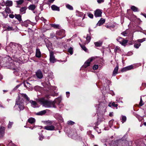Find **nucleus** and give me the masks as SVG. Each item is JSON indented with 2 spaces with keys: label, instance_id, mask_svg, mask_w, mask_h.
Masks as SVG:
<instances>
[{
  "label": "nucleus",
  "instance_id": "obj_1",
  "mask_svg": "<svg viewBox=\"0 0 146 146\" xmlns=\"http://www.w3.org/2000/svg\"><path fill=\"white\" fill-rule=\"evenodd\" d=\"M99 104L95 106L96 107H98V108L97 109V114L98 116V122L96 123V125H98V123L99 121H100V119H101L103 118V114L106 111V104L101 101H99Z\"/></svg>",
  "mask_w": 146,
  "mask_h": 146
},
{
  "label": "nucleus",
  "instance_id": "obj_2",
  "mask_svg": "<svg viewBox=\"0 0 146 146\" xmlns=\"http://www.w3.org/2000/svg\"><path fill=\"white\" fill-rule=\"evenodd\" d=\"M9 45L11 48V50L12 53L19 55L24 51L21 45L20 44L15 42H11Z\"/></svg>",
  "mask_w": 146,
  "mask_h": 146
},
{
  "label": "nucleus",
  "instance_id": "obj_3",
  "mask_svg": "<svg viewBox=\"0 0 146 146\" xmlns=\"http://www.w3.org/2000/svg\"><path fill=\"white\" fill-rule=\"evenodd\" d=\"M39 102L43 106L46 108H55L56 102L54 101H49L45 99L44 98H42L39 99Z\"/></svg>",
  "mask_w": 146,
  "mask_h": 146
},
{
  "label": "nucleus",
  "instance_id": "obj_4",
  "mask_svg": "<svg viewBox=\"0 0 146 146\" xmlns=\"http://www.w3.org/2000/svg\"><path fill=\"white\" fill-rule=\"evenodd\" d=\"M18 105L20 111L23 110L24 108V100L23 99H21L20 97L19 96L18 98L16 100L15 105Z\"/></svg>",
  "mask_w": 146,
  "mask_h": 146
},
{
  "label": "nucleus",
  "instance_id": "obj_5",
  "mask_svg": "<svg viewBox=\"0 0 146 146\" xmlns=\"http://www.w3.org/2000/svg\"><path fill=\"white\" fill-rule=\"evenodd\" d=\"M49 60L50 62L52 63H54L57 61L54 56V52L52 51H50Z\"/></svg>",
  "mask_w": 146,
  "mask_h": 146
},
{
  "label": "nucleus",
  "instance_id": "obj_6",
  "mask_svg": "<svg viewBox=\"0 0 146 146\" xmlns=\"http://www.w3.org/2000/svg\"><path fill=\"white\" fill-rule=\"evenodd\" d=\"M94 59L95 58L94 57H92L88 59L86 61L84 64L82 66V67L84 68H86L88 66H90V62H92L93 59Z\"/></svg>",
  "mask_w": 146,
  "mask_h": 146
},
{
  "label": "nucleus",
  "instance_id": "obj_7",
  "mask_svg": "<svg viewBox=\"0 0 146 146\" xmlns=\"http://www.w3.org/2000/svg\"><path fill=\"white\" fill-rule=\"evenodd\" d=\"M102 12L101 10L99 9H97L94 11V16L96 17H102Z\"/></svg>",
  "mask_w": 146,
  "mask_h": 146
},
{
  "label": "nucleus",
  "instance_id": "obj_8",
  "mask_svg": "<svg viewBox=\"0 0 146 146\" xmlns=\"http://www.w3.org/2000/svg\"><path fill=\"white\" fill-rule=\"evenodd\" d=\"M56 34L58 35L62 36V37L60 38H62L65 36V31L64 30L62 29L57 31Z\"/></svg>",
  "mask_w": 146,
  "mask_h": 146
},
{
  "label": "nucleus",
  "instance_id": "obj_9",
  "mask_svg": "<svg viewBox=\"0 0 146 146\" xmlns=\"http://www.w3.org/2000/svg\"><path fill=\"white\" fill-rule=\"evenodd\" d=\"M36 75L37 78L40 79L42 78L43 76L42 73L40 70H38L36 71Z\"/></svg>",
  "mask_w": 146,
  "mask_h": 146
},
{
  "label": "nucleus",
  "instance_id": "obj_10",
  "mask_svg": "<svg viewBox=\"0 0 146 146\" xmlns=\"http://www.w3.org/2000/svg\"><path fill=\"white\" fill-rule=\"evenodd\" d=\"M41 56V52L40 49L38 47H37L36 49L35 56L36 57L39 58Z\"/></svg>",
  "mask_w": 146,
  "mask_h": 146
},
{
  "label": "nucleus",
  "instance_id": "obj_11",
  "mask_svg": "<svg viewBox=\"0 0 146 146\" xmlns=\"http://www.w3.org/2000/svg\"><path fill=\"white\" fill-rule=\"evenodd\" d=\"M44 129L48 130L53 131L55 130V127L53 125L46 126L44 127Z\"/></svg>",
  "mask_w": 146,
  "mask_h": 146
},
{
  "label": "nucleus",
  "instance_id": "obj_12",
  "mask_svg": "<svg viewBox=\"0 0 146 146\" xmlns=\"http://www.w3.org/2000/svg\"><path fill=\"white\" fill-rule=\"evenodd\" d=\"M5 128L3 127H1L0 128V138L3 137L4 134Z\"/></svg>",
  "mask_w": 146,
  "mask_h": 146
},
{
  "label": "nucleus",
  "instance_id": "obj_13",
  "mask_svg": "<svg viewBox=\"0 0 146 146\" xmlns=\"http://www.w3.org/2000/svg\"><path fill=\"white\" fill-rule=\"evenodd\" d=\"M105 20L103 18H101L96 24L97 26H100L103 24L105 22Z\"/></svg>",
  "mask_w": 146,
  "mask_h": 146
},
{
  "label": "nucleus",
  "instance_id": "obj_14",
  "mask_svg": "<svg viewBox=\"0 0 146 146\" xmlns=\"http://www.w3.org/2000/svg\"><path fill=\"white\" fill-rule=\"evenodd\" d=\"M118 70V66L117 65L115 68L112 74L113 76H115L117 74Z\"/></svg>",
  "mask_w": 146,
  "mask_h": 146
},
{
  "label": "nucleus",
  "instance_id": "obj_15",
  "mask_svg": "<svg viewBox=\"0 0 146 146\" xmlns=\"http://www.w3.org/2000/svg\"><path fill=\"white\" fill-rule=\"evenodd\" d=\"M21 95L22 97V98L21 99H24L26 100V101L27 102H28L29 101V98L28 97L26 94H21Z\"/></svg>",
  "mask_w": 146,
  "mask_h": 146
},
{
  "label": "nucleus",
  "instance_id": "obj_16",
  "mask_svg": "<svg viewBox=\"0 0 146 146\" xmlns=\"http://www.w3.org/2000/svg\"><path fill=\"white\" fill-rule=\"evenodd\" d=\"M128 41L127 40H125L123 38L121 41H119V43L121 44L122 45L125 46L127 42Z\"/></svg>",
  "mask_w": 146,
  "mask_h": 146
},
{
  "label": "nucleus",
  "instance_id": "obj_17",
  "mask_svg": "<svg viewBox=\"0 0 146 146\" xmlns=\"http://www.w3.org/2000/svg\"><path fill=\"white\" fill-rule=\"evenodd\" d=\"M44 42H45L46 46L48 48L51 45V43L48 39L44 40Z\"/></svg>",
  "mask_w": 146,
  "mask_h": 146
},
{
  "label": "nucleus",
  "instance_id": "obj_18",
  "mask_svg": "<svg viewBox=\"0 0 146 146\" xmlns=\"http://www.w3.org/2000/svg\"><path fill=\"white\" fill-rule=\"evenodd\" d=\"M52 9L53 11H60V9L59 7L55 5H52L51 6Z\"/></svg>",
  "mask_w": 146,
  "mask_h": 146
},
{
  "label": "nucleus",
  "instance_id": "obj_19",
  "mask_svg": "<svg viewBox=\"0 0 146 146\" xmlns=\"http://www.w3.org/2000/svg\"><path fill=\"white\" fill-rule=\"evenodd\" d=\"M94 44L96 46L100 47L102 45V42L101 41H99L98 42H95Z\"/></svg>",
  "mask_w": 146,
  "mask_h": 146
},
{
  "label": "nucleus",
  "instance_id": "obj_20",
  "mask_svg": "<svg viewBox=\"0 0 146 146\" xmlns=\"http://www.w3.org/2000/svg\"><path fill=\"white\" fill-rule=\"evenodd\" d=\"M15 17L19 22H20L21 21L22 22V21L21 16L20 15L15 14Z\"/></svg>",
  "mask_w": 146,
  "mask_h": 146
},
{
  "label": "nucleus",
  "instance_id": "obj_21",
  "mask_svg": "<svg viewBox=\"0 0 146 146\" xmlns=\"http://www.w3.org/2000/svg\"><path fill=\"white\" fill-rule=\"evenodd\" d=\"M13 5L12 1H7L5 3V5L6 6H12Z\"/></svg>",
  "mask_w": 146,
  "mask_h": 146
},
{
  "label": "nucleus",
  "instance_id": "obj_22",
  "mask_svg": "<svg viewBox=\"0 0 146 146\" xmlns=\"http://www.w3.org/2000/svg\"><path fill=\"white\" fill-rule=\"evenodd\" d=\"M36 6L34 5L31 4L28 7V9L32 11H34L36 8Z\"/></svg>",
  "mask_w": 146,
  "mask_h": 146
},
{
  "label": "nucleus",
  "instance_id": "obj_23",
  "mask_svg": "<svg viewBox=\"0 0 146 146\" xmlns=\"http://www.w3.org/2000/svg\"><path fill=\"white\" fill-rule=\"evenodd\" d=\"M28 121L29 123L31 124L34 123L35 121V119L33 117L29 118Z\"/></svg>",
  "mask_w": 146,
  "mask_h": 146
},
{
  "label": "nucleus",
  "instance_id": "obj_24",
  "mask_svg": "<svg viewBox=\"0 0 146 146\" xmlns=\"http://www.w3.org/2000/svg\"><path fill=\"white\" fill-rule=\"evenodd\" d=\"M24 86L26 88H28L29 87H31V84H30L27 81H25L23 82Z\"/></svg>",
  "mask_w": 146,
  "mask_h": 146
},
{
  "label": "nucleus",
  "instance_id": "obj_25",
  "mask_svg": "<svg viewBox=\"0 0 146 146\" xmlns=\"http://www.w3.org/2000/svg\"><path fill=\"white\" fill-rule=\"evenodd\" d=\"M30 102L31 103V105L33 106V107L35 108L37 107V104L36 101L31 100L30 101Z\"/></svg>",
  "mask_w": 146,
  "mask_h": 146
},
{
  "label": "nucleus",
  "instance_id": "obj_26",
  "mask_svg": "<svg viewBox=\"0 0 146 146\" xmlns=\"http://www.w3.org/2000/svg\"><path fill=\"white\" fill-rule=\"evenodd\" d=\"M30 21L29 20L25 21L24 22H22V25L26 27H27L28 26V24L29 23Z\"/></svg>",
  "mask_w": 146,
  "mask_h": 146
},
{
  "label": "nucleus",
  "instance_id": "obj_27",
  "mask_svg": "<svg viewBox=\"0 0 146 146\" xmlns=\"http://www.w3.org/2000/svg\"><path fill=\"white\" fill-rule=\"evenodd\" d=\"M46 113V110H43L37 113L36 115H42Z\"/></svg>",
  "mask_w": 146,
  "mask_h": 146
},
{
  "label": "nucleus",
  "instance_id": "obj_28",
  "mask_svg": "<svg viewBox=\"0 0 146 146\" xmlns=\"http://www.w3.org/2000/svg\"><path fill=\"white\" fill-rule=\"evenodd\" d=\"M131 9L134 12H138L139 11L138 9L134 6H132L131 7Z\"/></svg>",
  "mask_w": 146,
  "mask_h": 146
},
{
  "label": "nucleus",
  "instance_id": "obj_29",
  "mask_svg": "<svg viewBox=\"0 0 146 146\" xmlns=\"http://www.w3.org/2000/svg\"><path fill=\"white\" fill-rule=\"evenodd\" d=\"M27 9V8L25 7H22L20 9V12L23 13H25L26 12V10Z\"/></svg>",
  "mask_w": 146,
  "mask_h": 146
},
{
  "label": "nucleus",
  "instance_id": "obj_30",
  "mask_svg": "<svg viewBox=\"0 0 146 146\" xmlns=\"http://www.w3.org/2000/svg\"><path fill=\"white\" fill-rule=\"evenodd\" d=\"M73 133L71 134L70 135L73 138H76L77 135V133L76 132V131L75 130H74Z\"/></svg>",
  "mask_w": 146,
  "mask_h": 146
},
{
  "label": "nucleus",
  "instance_id": "obj_31",
  "mask_svg": "<svg viewBox=\"0 0 146 146\" xmlns=\"http://www.w3.org/2000/svg\"><path fill=\"white\" fill-rule=\"evenodd\" d=\"M50 25L52 27H53L55 29L58 28L59 27V25H56L55 24H50Z\"/></svg>",
  "mask_w": 146,
  "mask_h": 146
},
{
  "label": "nucleus",
  "instance_id": "obj_32",
  "mask_svg": "<svg viewBox=\"0 0 146 146\" xmlns=\"http://www.w3.org/2000/svg\"><path fill=\"white\" fill-rule=\"evenodd\" d=\"M121 122L122 123L125 121L126 120V117L125 116L122 115L121 116Z\"/></svg>",
  "mask_w": 146,
  "mask_h": 146
},
{
  "label": "nucleus",
  "instance_id": "obj_33",
  "mask_svg": "<svg viewBox=\"0 0 146 146\" xmlns=\"http://www.w3.org/2000/svg\"><path fill=\"white\" fill-rule=\"evenodd\" d=\"M5 12L8 14H9L11 13V10L10 8L8 7H7L5 9Z\"/></svg>",
  "mask_w": 146,
  "mask_h": 146
},
{
  "label": "nucleus",
  "instance_id": "obj_34",
  "mask_svg": "<svg viewBox=\"0 0 146 146\" xmlns=\"http://www.w3.org/2000/svg\"><path fill=\"white\" fill-rule=\"evenodd\" d=\"M128 33V31L127 30L121 33V34L124 36H127Z\"/></svg>",
  "mask_w": 146,
  "mask_h": 146
},
{
  "label": "nucleus",
  "instance_id": "obj_35",
  "mask_svg": "<svg viewBox=\"0 0 146 146\" xmlns=\"http://www.w3.org/2000/svg\"><path fill=\"white\" fill-rule=\"evenodd\" d=\"M14 30V29L13 28L9 26V25L8 26L7 29H5V31H13Z\"/></svg>",
  "mask_w": 146,
  "mask_h": 146
},
{
  "label": "nucleus",
  "instance_id": "obj_36",
  "mask_svg": "<svg viewBox=\"0 0 146 146\" xmlns=\"http://www.w3.org/2000/svg\"><path fill=\"white\" fill-rule=\"evenodd\" d=\"M68 52L71 55H72L73 54V48L70 47V48L68 49Z\"/></svg>",
  "mask_w": 146,
  "mask_h": 146
},
{
  "label": "nucleus",
  "instance_id": "obj_37",
  "mask_svg": "<svg viewBox=\"0 0 146 146\" xmlns=\"http://www.w3.org/2000/svg\"><path fill=\"white\" fill-rule=\"evenodd\" d=\"M86 40L88 41V43L90 42L91 39V37L90 35H89L88 34L87 35V36L86 38Z\"/></svg>",
  "mask_w": 146,
  "mask_h": 146
},
{
  "label": "nucleus",
  "instance_id": "obj_38",
  "mask_svg": "<svg viewBox=\"0 0 146 146\" xmlns=\"http://www.w3.org/2000/svg\"><path fill=\"white\" fill-rule=\"evenodd\" d=\"M66 7L70 10H73V7L68 4L66 5Z\"/></svg>",
  "mask_w": 146,
  "mask_h": 146
},
{
  "label": "nucleus",
  "instance_id": "obj_39",
  "mask_svg": "<svg viewBox=\"0 0 146 146\" xmlns=\"http://www.w3.org/2000/svg\"><path fill=\"white\" fill-rule=\"evenodd\" d=\"M141 45V44L139 43H135L134 45V47L136 48H139V47Z\"/></svg>",
  "mask_w": 146,
  "mask_h": 146
},
{
  "label": "nucleus",
  "instance_id": "obj_40",
  "mask_svg": "<svg viewBox=\"0 0 146 146\" xmlns=\"http://www.w3.org/2000/svg\"><path fill=\"white\" fill-rule=\"evenodd\" d=\"M144 104V102L143 101L141 97L140 102L139 103V105L140 106H141Z\"/></svg>",
  "mask_w": 146,
  "mask_h": 146
},
{
  "label": "nucleus",
  "instance_id": "obj_41",
  "mask_svg": "<svg viewBox=\"0 0 146 146\" xmlns=\"http://www.w3.org/2000/svg\"><path fill=\"white\" fill-rule=\"evenodd\" d=\"M16 2L18 5H21L24 2V0H19V1H17Z\"/></svg>",
  "mask_w": 146,
  "mask_h": 146
},
{
  "label": "nucleus",
  "instance_id": "obj_42",
  "mask_svg": "<svg viewBox=\"0 0 146 146\" xmlns=\"http://www.w3.org/2000/svg\"><path fill=\"white\" fill-rule=\"evenodd\" d=\"M126 67L128 70H131L133 68V67L132 65H131Z\"/></svg>",
  "mask_w": 146,
  "mask_h": 146
},
{
  "label": "nucleus",
  "instance_id": "obj_43",
  "mask_svg": "<svg viewBox=\"0 0 146 146\" xmlns=\"http://www.w3.org/2000/svg\"><path fill=\"white\" fill-rule=\"evenodd\" d=\"M127 71H128V70L127 69V67L122 68L121 70V71L122 72H124Z\"/></svg>",
  "mask_w": 146,
  "mask_h": 146
},
{
  "label": "nucleus",
  "instance_id": "obj_44",
  "mask_svg": "<svg viewBox=\"0 0 146 146\" xmlns=\"http://www.w3.org/2000/svg\"><path fill=\"white\" fill-rule=\"evenodd\" d=\"M13 124V122H9V124L8 125V127L9 128H10L12 127V125Z\"/></svg>",
  "mask_w": 146,
  "mask_h": 146
},
{
  "label": "nucleus",
  "instance_id": "obj_45",
  "mask_svg": "<svg viewBox=\"0 0 146 146\" xmlns=\"http://www.w3.org/2000/svg\"><path fill=\"white\" fill-rule=\"evenodd\" d=\"M119 47L118 46H116L114 49V51L115 52H119Z\"/></svg>",
  "mask_w": 146,
  "mask_h": 146
},
{
  "label": "nucleus",
  "instance_id": "obj_46",
  "mask_svg": "<svg viewBox=\"0 0 146 146\" xmlns=\"http://www.w3.org/2000/svg\"><path fill=\"white\" fill-rule=\"evenodd\" d=\"M61 100V99L60 98H57L56 99V101H54L55 102H56V103L57 102L59 104Z\"/></svg>",
  "mask_w": 146,
  "mask_h": 146
},
{
  "label": "nucleus",
  "instance_id": "obj_47",
  "mask_svg": "<svg viewBox=\"0 0 146 146\" xmlns=\"http://www.w3.org/2000/svg\"><path fill=\"white\" fill-rule=\"evenodd\" d=\"M118 106L117 104H115L114 102H113L112 103L111 106L110 105V107H111V106L115 107H117Z\"/></svg>",
  "mask_w": 146,
  "mask_h": 146
},
{
  "label": "nucleus",
  "instance_id": "obj_48",
  "mask_svg": "<svg viewBox=\"0 0 146 146\" xmlns=\"http://www.w3.org/2000/svg\"><path fill=\"white\" fill-rule=\"evenodd\" d=\"M81 47L84 51L86 52L87 51V49L84 45H83L82 46H81Z\"/></svg>",
  "mask_w": 146,
  "mask_h": 146
},
{
  "label": "nucleus",
  "instance_id": "obj_49",
  "mask_svg": "<svg viewBox=\"0 0 146 146\" xmlns=\"http://www.w3.org/2000/svg\"><path fill=\"white\" fill-rule=\"evenodd\" d=\"M146 38H143L142 39H139L137 40L138 42H142L145 40Z\"/></svg>",
  "mask_w": 146,
  "mask_h": 146
},
{
  "label": "nucleus",
  "instance_id": "obj_50",
  "mask_svg": "<svg viewBox=\"0 0 146 146\" xmlns=\"http://www.w3.org/2000/svg\"><path fill=\"white\" fill-rule=\"evenodd\" d=\"M75 123L71 121H68V125H73Z\"/></svg>",
  "mask_w": 146,
  "mask_h": 146
},
{
  "label": "nucleus",
  "instance_id": "obj_51",
  "mask_svg": "<svg viewBox=\"0 0 146 146\" xmlns=\"http://www.w3.org/2000/svg\"><path fill=\"white\" fill-rule=\"evenodd\" d=\"M98 65H94L93 66V68L94 70H96L98 69Z\"/></svg>",
  "mask_w": 146,
  "mask_h": 146
},
{
  "label": "nucleus",
  "instance_id": "obj_52",
  "mask_svg": "<svg viewBox=\"0 0 146 146\" xmlns=\"http://www.w3.org/2000/svg\"><path fill=\"white\" fill-rule=\"evenodd\" d=\"M109 140L108 139L106 141L105 145L106 146H110V143H109Z\"/></svg>",
  "mask_w": 146,
  "mask_h": 146
},
{
  "label": "nucleus",
  "instance_id": "obj_53",
  "mask_svg": "<svg viewBox=\"0 0 146 146\" xmlns=\"http://www.w3.org/2000/svg\"><path fill=\"white\" fill-rule=\"evenodd\" d=\"M88 15L91 18H93V15L91 13H89Z\"/></svg>",
  "mask_w": 146,
  "mask_h": 146
},
{
  "label": "nucleus",
  "instance_id": "obj_54",
  "mask_svg": "<svg viewBox=\"0 0 146 146\" xmlns=\"http://www.w3.org/2000/svg\"><path fill=\"white\" fill-rule=\"evenodd\" d=\"M55 36V34L54 33H51L50 34V37L51 38H53Z\"/></svg>",
  "mask_w": 146,
  "mask_h": 146
},
{
  "label": "nucleus",
  "instance_id": "obj_55",
  "mask_svg": "<svg viewBox=\"0 0 146 146\" xmlns=\"http://www.w3.org/2000/svg\"><path fill=\"white\" fill-rule=\"evenodd\" d=\"M9 16L10 18L13 19L15 17V15H14L13 14H11L9 15Z\"/></svg>",
  "mask_w": 146,
  "mask_h": 146
},
{
  "label": "nucleus",
  "instance_id": "obj_56",
  "mask_svg": "<svg viewBox=\"0 0 146 146\" xmlns=\"http://www.w3.org/2000/svg\"><path fill=\"white\" fill-rule=\"evenodd\" d=\"M45 123H46V124H51L52 123V122L51 121H45Z\"/></svg>",
  "mask_w": 146,
  "mask_h": 146
},
{
  "label": "nucleus",
  "instance_id": "obj_57",
  "mask_svg": "<svg viewBox=\"0 0 146 146\" xmlns=\"http://www.w3.org/2000/svg\"><path fill=\"white\" fill-rule=\"evenodd\" d=\"M122 39H123L122 38L120 37H119L117 39V40L119 42V41H121Z\"/></svg>",
  "mask_w": 146,
  "mask_h": 146
},
{
  "label": "nucleus",
  "instance_id": "obj_58",
  "mask_svg": "<svg viewBox=\"0 0 146 146\" xmlns=\"http://www.w3.org/2000/svg\"><path fill=\"white\" fill-rule=\"evenodd\" d=\"M97 1L99 3H100L104 2V0H97Z\"/></svg>",
  "mask_w": 146,
  "mask_h": 146
},
{
  "label": "nucleus",
  "instance_id": "obj_59",
  "mask_svg": "<svg viewBox=\"0 0 146 146\" xmlns=\"http://www.w3.org/2000/svg\"><path fill=\"white\" fill-rule=\"evenodd\" d=\"M70 93L69 92H66V96L67 98H68L70 96Z\"/></svg>",
  "mask_w": 146,
  "mask_h": 146
},
{
  "label": "nucleus",
  "instance_id": "obj_60",
  "mask_svg": "<svg viewBox=\"0 0 146 146\" xmlns=\"http://www.w3.org/2000/svg\"><path fill=\"white\" fill-rule=\"evenodd\" d=\"M22 84H20L17 85L15 88V89H17Z\"/></svg>",
  "mask_w": 146,
  "mask_h": 146
},
{
  "label": "nucleus",
  "instance_id": "obj_61",
  "mask_svg": "<svg viewBox=\"0 0 146 146\" xmlns=\"http://www.w3.org/2000/svg\"><path fill=\"white\" fill-rule=\"evenodd\" d=\"M110 94H111L112 96L114 95V93L113 91H110Z\"/></svg>",
  "mask_w": 146,
  "mask_h": 146
},
{
  "label": "nucleus",
  "instance_id": "obj_62",
  "mask_svg": "<svg viewBox=\"0 0 146 146\" xmlns=\"http://www.w3.org/2000/svg\"><path fill=\"white\" fill-rule=\"evenodd\" d=\"M8 25H5L3 26V27L5 29H7Z\"/></svg>",
  "mask_w": 146,
  "mask_h": 146
},
{
  "label": "nucleus",
  "instance_id": "obj_63",
  "mask_svg": "<svg viewBox=\"0 0 146 146\" xmlns=\"http://www.w3.org/2000/svg\"><path fill=\"white\" fill-rule=\"evenodd\" d=\"M41 19L42 20L44 23H45V22L46 21V20L44 19L43 17H42L41 18Z\"/></svg>",
  "mask_w": 146,
  "mask_h": 146
},
{
  "label": "nucleus",
  "instance_id": "obj_64",
  "mask_svg": "<svg viewBox=\"0 0 146 146\" xmlns=\"http://www.w3.org/2000/svg\"><path fill=\"white\" fill-rule=\"evenodd\" d=\"M141 14L144 17H145L146 18V14L145 13H141Z\"/></svg>",
  "mask_w": 146,
  "mask_h": 146
}]
</instances>
